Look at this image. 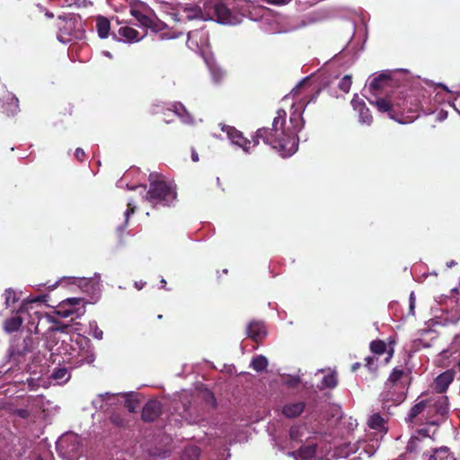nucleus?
<instances>
[{"instance_id": "obj_1", "label": "nucleus", "mask_w": 460, "mask_h": 460, "mask_svg": "<svg viewBox=\"0 0 460 460\" xmlns=\"http://www.w3.org/2000/svg\"><path fill=\"white\" fill-rule=\"evenodd\" d=\"M393 79L391 73L384 71L375 76L369 83L368 90L375 97L368 99L371 105L375 106L379 112L387 113L388 117L399 123H405L403 115L407 119L417 117L420 106V92L415 89L397 87L387 93L386 89L392 87Z\"/></svg>"}, {"instance_id": "obj_2", "label": "nucleus", "mask_w": 460, "mask_h": 460, "mask_svg": "<svg viewBox=\"0 0 460 460\" xmlns=\"http://www.w3.org/2000/svg\"><path fill=\"white\" fill-rule=\"evenodd\" d=\"M286 117L287 112L283 109L278 110L272 128H261L256 131L253 146L259 144V139H261L282 157L294 155L298 147L297 133L302 128L304 120L300 113L294 112L289 119L292 127H286Z\"/></svg>"}, {"instance_id": "obj_3", "label": "nucleus", "mask_w": 460, "mask_h": 460, "mask_svg": "<svg viewBox=\"0 0 460 460\" xmlns=\"http://www.w3.org/2000/svg\"><path fill=\"white\" fill-rule=\"evenodd\" d=\"M145 198L154 206L170 207L177 199L176 185L164 180L151 181Z\"/></svg>"}, {"instance_id": "obj_4", "label": "nucleus", "mask_w": 460, "mask_h": 460, "mask_svg": "<svg viewBox=\"0 0 460 460\" xmlns=\"http://www.w3.org/2000/svg\"><path fill=\"white\" fill-rule=\"evenodd\" d=\"M56 27L58 30V39L62 42H69L75 34V20L68 17L59 16L56 21Z\"/></svg>"}, {"instance_id": "obj_5", "label": "nucleus", "mask_w": 460, "mask_h": 460, "mask_svg": "<svg viewBox=\"0 0 460 460\" xmlns=\"http://www.w3.org/2000/svg\"><path fill=\"white\" fill-rule=\"evenodd\" d=\"M32 304V302L30 303H23L19 309L17 310L16 314L13 315L12 317L6 319L4 323V331L8 333H12L14 332H17L22 323H23V317L22 315L25 314H29L28 312V305Z\"/></svg>"}, {"instance_id": "obj_6", "label": "nucleus", "mask_w": 460, "mask_h": 460, "mask_svg": "<svg viewBox=\"0 0 460 460\" xmlns=\"http://www.w3.org/2000/svg\"><path fill=\"white\" fill-rule=\"evenodd\" d=\"M162 414V403L158 400H149L142 409L141 418L145 422H153Z\"/></svg>"}, {"instance_id": "obj_7", "label": "nucleus", "mask_w": 460, "mask_h": 460, "mask_svg": "<svg viewBox=\"0 0 460 460\" xmlns=\"http://www.w3.org/2000/svg\"><path fill=\"white\" fill-rule=\"evenodd\" d=\"M130 13L142 26L151 29L154 31H160L165 27L164 22L155 21L139 10L131 9Z\"/></svg>"}, {"instance_id": "obj_8", "label": "nucleus", "mask_w": 460, "mask_h": 460, "mask_svg": "<svg viewBox=\"0 0 460 460\" xmlns=\"http://www.w3.org/2000/svg\"><path fill=\"white\" fill-rule=\"evenodd\" d=\"M81 302H83V298L79 297H71L65 299L59 305H58L57 309L55 310V314L58 316H60L62 318H66L71 315H75V317H80L83 315V311H67L66 310V306H75L80 305Z\"/></svg>"}, {"instance_id": "obj_9", "label": "nucleus", "mask_w": 460, "mask_h": 460, "mask_svg": "<svg viewBox=\"0 0 460 460\" xmlns=\"http://www.w3.org/2000/svg\"><path fill=\"white\" fill-rule=\"evenodd\" d=\"M246 334L256 343L261 342L267 335L264 323L256 320L250 322L246 328Z\"/></svg>"}, {"instance_id": "obj_10", "label": "nucleus", "mask_w": 460, "mask_h": 460, "mask_svg": "<svg viewBox=\"0 0 460 460\" xmlns=\"http://www.w3.org/2000/svg\"><path fill=\"white\" fill-rule=\"evenodd\" d=\"M357 95L352 99L351 105L355 111L358 112V120L362 124L370 126L373 122V116L370 110L367 107L366 103L362 100L356 98Z\"/></svg>"}, {"instance_id": "obj_11", "label": "nucleus", "mask_w": 460, "mask_h": 460, "mask_svg": "<svg viewBox=\"0 0 460 460\" xmlns=\"http://www.w3.org/2000/svg\"><path fill=\"white\" fill-rule=\"evenodd\" d=\"M222 130L225 131L228 138L235 145L243 148L244 151L249 152L251 141L245 138L242 132L231 126H224Z\"/></svg>"}, {"instance_id": "obj_12", "label": "nucleus", "mask_w": 460, "mask_h": 460, "mask_svg": "<svg viewBox=\"0 0 460 460\" xmlns=\"http://www.w3.org/2000/svg\"><path fill=\"white\" fill-rule=\"evenodd\" d=\"M113 39L123 40L125 42H132L139 40V32L131 27L122 26L119 28L118 32L112 31Z\"/></svg>"}, {"instance_id": "obj_13", "label": "nucleus", "mask_w": 460, "mask_h": 460, "mask_svg": "<svg viewBox=\"0 0 460 460\" xmlns=\"http://www.w3.org/2000/svg\"><path fill=\"white\" fill-rule=\"evenodd\" d=\"M453 380L454 372L451 370L445 371L444 373L438 376L434 380L433 389L438 394H443L447 390Z\"/></svg>"}, {"instance_id": "obj_14", "label": "nucleus", "mask_w": 460, "mask_h": 460, "mask_svg": "<svg viewBox=\"0 0 460 460\" xmlns=\"http://www.w3.org/2000/svg\"><path fill=\"white\" fill-rule=\"evenodd\" d=\"M370 350L376 355H383L387 353V357L385 359V363L387 364L394 355V347L392 343L387 347L386 343L382 340H375L370 343Z\"/></svg>"}, {"instance_id": "obj_15", "label": "nucleus", "mask_w": 460, "mask_h": 460, "mask_svg": "<svg viewBox=\"0 0 460 460\" xmlns=\"http://www.w3.org/2000/svg\"><path fill=\"white\" fill-rule=\"evenodd\" d=\"M213 15L217 22L222 24L231 23L232 13L228 7L223 3H217L213 6Z\"/></svg>"}, {"instance_id": "obj_16", "label": "nucleus", "mask_w": 460, "mask_h": 460, "mask_svg": "<svg viewBox=\"0 0 460 460\" xmlns=\"http://www.w3.org/2000/svg\"><path fill=\"white\" fill-rule=\"evenodd\" d=\"M39 318V321L45 319L47 323H51V325L49 327V332H59L63 333H68L69 330L71 329L70 324L63 323L60 321L57 320L54 316H51L49 314H45L37 316Z\"/></svg>"}, {"instance_id": "obj_17", "label": "nucleus", "mask_w": 460, "mask_h": 460, "mask_svg": "<svg viewBox=\"0 0 460 460\" xmlns=\"http://www.w3.org/2000/svg\"><path fill=\"white\" fill-rule=\"evenodd\" d=\"M305 403L304 402H297L288 403L283 406L282 413L287 418L292 419L298 417L305 410Z\"/></svg>"}, {"instance_id": "obj_18", "label": "nucleus", "mask_w": 460, "mask_h": 460, "mask_svg": "<svg viewBox=\"0 0 460 460\" xmlns=\"http://www.w3.org/2000/svg\"><path fill=\"white\" fill-rule=\"evenodd\" d=\"M429 444H426L423 439H421L420 437L413 436L410 438L408 441L406 450L408 453H414L418 454L420 452H423V455H426L425 448Z\"/></svg>"}, {"instance_id": "obj_19", "label": "nucleus", "mask_w": 460, "mask_h": 460, "mask_svg": "<svg viewBox=\"0 0 460 460\" xmlns=\"http://www.w3.org/2000/svg\"><path fill=\"white\" fill-rule=\"evenodd\" d=\"M96 31L101 39L108 38L111 31V22L104 16H98L96 19Z\"/></svg>"}, {"instance_id": "obj_20", "label": "nucleus", "mask_w": 460, "mask_h": 460, "mask_svg": "<svg viewBox=\"0 0 460 460\" xmlns=\"http://www.w3.org/2000/svg\"><path fill=\"white\" fill-rule=\"evenodd\" d=\"M4 112L8 116H14L20 111L18 98L9 93L6 98V102L4 104Z\"/></svg>"}, {"instance_id": "obj_21", "label": "nucleus", "mask_w": 460, "mask_h": 460, "mask_svg": "<svg viewBox=\"0 0 460 460\" xmlns=\"http://www.w3.org/2000/svg\"><path fill=\"white\" fill-rule=\"evenodd\" d=\"M428 460H456L454 454L447 447H442L433 450Z\"/></svg>"}, {"instance_id": "obj_22", "label": "nucleus", "mask_w": 460, "mask_h": 460, "mask_svg": "<svg viewBox=\"0 0 460 460\" xmlns=\"http://www.w3.org/2000/svg\"><path fill=\"white\" fill-rule=\"evenodd\" d=\"M405 376V372L402 367H394L391 372L389 377L385 381V386L387 388H393L396 385L401 379Z\"/></svg>"}, {"instance_id": "obj_23", "label": "nucleus", "mask_w": 460, "mask_h": 460, "mask_svg": "<svg viewBox=\"0 0 460 460\" xmlns=\"http://www.w3.org/2000/svg\"><path fill=\"white\" fill-rule=\"evenodd\" d=\"M181 21H191L194 19H201L202 18V11L200 8L197 6L184 8L182 13L180 14Z\"/></svg>"}, {"instance_id": "obj_24", "label": "nucleus", "mask_w": 460, "mask_h": 460, "mask_svg": "<svg viewBox=\"0 0 460 460\" xmlns=\"http://www.w3.org/2000/svg\"><path fill=\"white\" fill-rule=\"evenodd\" d=\"M317 451V445L312 444L307 446H302L297 450V455L302 460H311L315 457Z\"/></svg>"}, {"instance_id": "obj_25", "label": "nucleus", "mask_w": 460, "mask_h": 460, "mask_svg": "<svg viewBox=\"0 0 460 460\" xmlns=\"http://www.w3.org/2000/svg\"><path fill=\"white\" fill-rule=\"evenodd\" d=\"M427 403L421 401L412 406L408 413L406 420L411 423H415V419L425 410Z\"/></svg>"}, {"instance_id": "obj_26", "label": "nucleus", "mask_w": 460, "mask_h": 460, "mask_svg": "<svg viewBox=\"0 0 460 460\" xmlns=\"http://www.w3.org/2000/svg\"><path fill=\"white\" fill-rule=\"evenodd\" d=\"M367 425L370 429L379 431H382L385 429V420L379 413L372 414L367 420Z\"/></svg>"}, {"instance_id": "obj_27", "label": "nucleus", "mask_w": 460, "mask_h": 460, "mask_svg": "<svg viewBox=\"0 0 460 460\" xmlns=\"http://www.w3.org/2000/svg\"><path fill=\"white\" fill-rule=\"evenodd\" d=\"M338 385V377L336 371H330L327 375L323 377L321 389L330 388L333 389Z\"/></svg>"}, {"instance_id": "obj_28", "label": "nucleus", "mask_w": 460, "mask_h": 460, "mask_svg": "<svg viewBox=\"0 0 460 460\" xmlns=\"http://www.w3.org/2000/svg\"><path fill=\"white\" fill-rule=\"evenodd\" d=\"M437 414L445 416L448 411V398L447 396H439L434 404Z\"/></svg>"}, {"instance_id": "obj_29", "label": "nucleus", "mask_w": 460, "mask_h": 460, "mask_svg": "<svg viewBox=\"0 0 460 460\" xmlns=\"http://www.w3.org/2000/svg\"><path fill=\"white\" fill-rule=\"evenodd\" d=\"M200 449L198 447H187L181 454V460H199Z\"/></svg>"}, {"instance_id": "obj_30", "label": "nucleus", "mask_w": 460, "mask_h": 460, "mask_svg": "<svg viewBox=\"0 0 460 460\" xmlns=\"http://www.w3.org/2000/svg\"><path fill=\"white\" fill-rule=\"evenodd\" d=\"M251 367L257 372H261L265 370L268 367V360L267 358L262 356L259 355L252 358L251 362Z\"/></svg>"}, {"instance_id": "obj_31", "label": "nucleus", "mask_w": 460, "mask_h": 460, "mask_svg": "<svg viewBox=\"0 0 460 460\" xmlns=\"http://www.w3.org/2000/svg\"><path fill=\"white\" fill-rule=\"evenodd\" d=\"M51 377L59 383H66L69 380L70 374L66 367H59L53 371Z\"/></svg>"}, {"instance_id": "obj_32", "label": "nucleus", "mask_w": 460, "mask_h": 460, "mask_svg": "<svg viewBox=\"0 0 460 460\" xmlns=\"http://www.w3.org/2000/svg\"><path fill=\"white\" fill-rule=\"evenodd\" d=\"M140 401L137 395L134 394H127L125 400V407L128 410L129 412H136L137 409L139 407Z\"/></svg>"}, {"instance_id": "obj_33", "label": "nucleus", "mask_w": 460, "mask_h": 460, "mask_svg": "<svg viewBox=\"0 0 460 460\" xmlns=\"http://www.w3.org/2000/svg\"><path fill=\"white\" fill-rule=\"evenodd\" d=\"M4 304L7 307L15 304L19 300V296L15 290L13 288H7L4 291Z\"/></svg>"}, {"instance_id": "obj_34", "label": "nucleus", "mask_w": 460, "mask_h": 460, "mask_svg": "<svg viewBox=\"0 0 460 460\" xmlns=\"http://www.w3.org/2000/svg\"><path fill=\"white\" fill-rule=\"evenodd\" d=\"M352 80L350 75H344L339 82L338 87L343 93H348L350 90Z\"/></svg>"}, {"instance_id": "obj_35", "label": "nucleus", "mask_w": 460, "mask_h": 460, "mask_svg": "<svg viewBox=\"0 0 460 460\" xmlns=\"http://www.w3.org/2000/svg\"><path fill=\"white\" fill-rule=\"evenodd\" d=\"M127 206H128V208L124 212V216H125L124 225L122 226L119 227V232H122L123 229L128 226V218H129L130 215L134 214L136 211V206L132 202H128L127 204Z\"/></svg>"}, {"instance_id": "obj_36", "label": "nucleus", "mask_w": 460, "mask_h": 460, "mask_svg": "<svg viewBox=\"0 0 460 460\" xmlns=\"http://www.w3.org/2000/svg\"><path fill=\"white\" fill-rule=\"evenodd\" d=\"M365 361H366V364L365 366L371 371V372H376L377 370V358L373 356V357H367L365 358Z\"/></svg>"}, {"instance_id": "obj_37", "label": "nucleus", "mask_w": 460, "mask_h": 460, "mask_svg": "<svg viewBox=\"0 0 460 460\" xmlns=\"http://www.w3.org/2000/svg\"><path fill=\"white\" fill-rule=\"evenodd\" d=\"M23 343H24L23 351H25V352H31L35 348V342L31 336H27L26 338H24Z\"/></svg>"}, {"instance_id": "obj_38", "label": "nucleus", "mask_w": 460, "mask_h": 460, "mask_svg": "<svg viewBox=\"0 0 460 460\" xmlns=\"http://www.w3.org/2000/svg\"><path fill=\"white\" fill-rule=\"evenodd\" d=\"M110 420L116 426L123 427L125 426V420L119 413H112L110 417Z\"/></svg>"}, {"instance_id": "obj_39", "label": "nucleus", "mask_w": 460, "mask_h": 460, "mask_svg": "<svg viewBox=\"0 0 460 460\" xmlns=\"http://www.w3.org/2000/svg\"><path fill=\"white\" fill-rule=\"evenodd\" d=\"M418 434L426 444H430L433 441L432 438L429 435V430L427 429H419Z\"/></svg>"}, {"instance_id": "obj_40", "label": "nucleus", "mask_w": 460, "mask_h": 460, "mask_svg": "<svg viewBox=\"0 0 460 460\" xmlns=\"http://www.w3.org/2000/svg\"><path fill=\"white\" fill-rule=\"evenodd\" d=\"M300 383V378L299 377H289L288 379L286 380L285 384L288 386V387H292V388H295L298 385V384Z\"/></svg>"}, {"instance_id": "obj_41", "label": "nucleus", "mask_w": 460, "mask_h": 460, "mask_svg": "<svg viewBox=\"0 0 460 460\" xmlns=\"http://www.w3.org/2000/svg\"><path fill=\"white\" fill-rule=\"evenodd\" d=\"M85 304L86 303H85L84 299H83V302H81V305H82L81 306H77V305H75V306H66V310H67V311H78V312L79 311H83V314H84V313H85V307H84Z\"/></svg>"}, {"instance_id": "obj_42", "label": "nucleus", "mask_w": 460, "mask_h": 460, "mask_svg": "<svg viewBox=\"0 0 460 460\" xmlns=\"http://www.w3.org/2000/svg\"><path fill=\"white\" fill-rule=\"evenodd\" d=\"M319 93H320V89L318 91H316L314 94H312L309 100H307L306 102L301 101V102H299V104L301 106H303V108L305 109L309 102H314L317 98Z\"/></svg>"}, {"instance_id": "obj_43", "label": "nucleus", "mask_w": 460, "mask_h": 460, "mask_svg": "<svg viewBox=\"0 0 460 460\" xmlns=\"http://www.w3.org/2000/svg\"><path fill=\"white\" fill-rule=\"evenodd\" d=\"M75 157L80 162L84 161L85 158L84 151L82 148H76L75 151Z\"/></svg>"}, {"instance_id": "obj_44", "label": "nucleus", "mask_w": 460, "mask_h": 460, "mask_svg": "<svg viewBox=\"0 0 460 460\" xmlns=\"http://www.w3.org/2000/svg\"><path fill=\"white\" fill-rule=\"evenodd\" d=\"M264 2L273 5H285L289 3L290 0H263Z\"/></svg>"}, {"instance_id": "obj_45", "label": "nucleus", "mask_w": 460, "mask_h": 460, "mask_svg": "<svg viewBox=\"0 0 460 460\" xmlns=\"http://www.w3.org/2000/svg\"><path fill=\"white\" fill-rule=\"evenodd\" d=\"M298 436H299L298 429L296 428L292 427L289 429V437H290V438L292 440H296L298 438Z\"/></svg>"}, {"instance_id": "obj_46", "label": "nucleus", "mask_w": 460, "mask_h": 460, "mask_svg": "<svg viewBox=\"0 0 460 460\" xmlns=\"http://www.w3.org/2000/svg\"><path fill=\"white\" fill-rule=\"evenodd\" d=\"M16 412L19 417L23 418V419H25L29 416V411L25 409H19L16 411Z\"/></svg>"}, {"instance_id": "obj_47", "label": "nucleus", "mask_w": 460, "mask_h": 460, "mask_svg": "<svg viewBox=\"0 0 460 460\" xmlns=\"http://www.w3.org/2000/svg\"><path fill=\"white\" fill-rule=\"evenodd\" d=\"M191 160L194 163H197L199 160V155H198L197 151L194 148L191 149Z\"/></svg>"}, {"instance_id": "obj_48", "label": "nucleus", "mask_w": 460, "mask_h": 460, "mask_svg": "<svg viewBox=\"0 0 460 460\" xmlns=\"http://www.w3.org/2000/svg\"><path fill=\"white\" fill-rule=\"evenodd\" d=\"M453 106L460 113V97L455 99Z\"/></svg>"}, {"instance_id": "obj_49", "label": "nucleus", "mask_w": 460, "mask_h": 460, "mask_svg": "<svg viewBox=\"0 0 460 460\" xmlns=\"http://www.w3.org/2000/svg\"><path fill=\"white\" fill-rule=\"evenodd\" d=\"M146 285V282H143V281H136L134 286L135 288L137 289V290H141L144 286Z\"/></svg>"}, {"instance_id": "obj_50", "label": "nucleus", "mask_w": 460, "mask_h": 460, "mask_svg": "<svg viewBox=\"0 0 460 460\" xmlns=\"http://www.w3.org/2000/svg\"><path fill=\"white\" fill-rule=\"evenodd\" d=\"M414 301H415V297H414V294L411 293V296H410V310L411 311H413V308H414Z\"/></svg>"}, {"instance_id": "obj_51", "label": "nucleus", "mask_w": 460, "mask_h": 460, "mask_svg": "<svg viewBox=\"0 0 460 460\" xmlns=\"http://www.w3.org/2000/svg\"><path fill=\"white\" fill-rule=\"evenodd\" d=\"M93 336L95 338H98V339H102V331L99 330V329H96L93 332Z\"/></svg>"}, {"instance_id": "obj_52", "label": "nucleus", "mask_w": 460, "mask_h": 460, "mask_svg": "<svg viewBox=\"0 0 460 460\" xmlns=\"http://www.w3.org/2000/svg\"><path fill=\"white\" fill-rule=\"evenodd\" d=\"M360 367H361V364H360V363H358V362H356V363H354V364L351 366V371H352V372H355V371H357Z\"/></svg>"}, {"instance_id": "obj_53", "label": "nucleus", "mask_w": 460, "mask_h": 460, "mask_svg": "<svg viewBox=\"0 0 460 460\" xmlns=\"http://www.w3.org/2000/svg\"><path fill=\"white\" fill-rule=\"evenodd\" d=\"M100 396L102 397V400H110L111 397H113V394L106 393L104 394H101Z\"/></svg>"}, {"instance_id": "obj_54", "label": "nucleus", "mask_w": 460, "mask_h": 460, "mask_svg": "<svg viewBox=\"0 0 460 460\" xmlns=\"http://www.w3.org/2000/svg\"><path fill=\"white\" fill-rule=\"evenodd\" d=\"M161 284H162V288L165 289V288H166V284H167V283H166V281H165V279H161Z\"/></svg>"}, {"instance_id": "obj_55", "label": "nucleus", "mask_w": 460, "mask_h": 460, "mask_svg": "<svg viewBox=\"0 0 460 460\" xmlns=\"http://www.w3.org/2000/svg\"><path fill=\"white\" fill-rule=\"evenodd\" d=\"M65 442H66V441H65V439H61V440L59 441V443H58V447H64V446H63V444H64Z\"/></svg>"}, {"instance_id": "obj_56", "label": "nucleus", "mask_w": 460, "mask_h": 460, "mask_svg": "<svg viewBox=\"0 0 460 460\" xmlns=\"http://www.w3.org/2000/svg\"><path fill=\"white\" fill-rule=\"evenodd\" d=\"M46 15L49 17V18H52L53 17V14L52 13H47Z\"/></svg>"}, {"instance_id": "obj_57", "label": "nucleus", "mask_w": 460, "mask_h": 460, "mask_svg": "<svg viewBox=\"0 0 460 460\" xmlns=\"http://www.w3.org/2000/svg\"><path fill=\"white\" fill-rule=\"evenodd\" d=\"M57 285H58V282H56L55 284H53V285L49 286V288H56V287H57Z\"/></svg>"}, {"instance_id": "obj_58", "label": "nucleus", "mask_w": 460, "mask_h": 460, "mask_svg": "<svg viewBox=\"0 0 460 460\" xmlns=\"http://www.w3.org/2000/svg\"><path fill=\"white\" fill-rule=\"evenodd\" d=\"M304 85V82H301L296 88L302 87Z\"/></svg>"}, {"instance_id": "obj_59", "label": "nucleus", "mask_w": 460, "mask_h": 460, "mask_svg": "<svg viewBox=\"0 0 460 460\" xmlns=\"http://www.w3.org/2000/svg\"><path fill=\"white\" fill-rule=\"evenodd\" d=\"M457 368H458V371L460 372V361L457 364Z\"/></svg>"}, {"instance_id": "obj_60", "label": "nucleus", "mask_w": 460, "mask_h": 460, "mask_svg": "<svg viewBox=\"0 0 460 460\" xmlns=\"http://www.w3.org/2000/svg\"><path fill=\"white\" fill-rule=\"evenodd\" d=\"M35 331H36V332H39L38 325L35 327Z\"/></svg>"}, {"instance_id": "obj_61", "label": "nucleus", "mask_w": 460, "mask_h": 460, "mask_svg": "<svg viewBox=\"0 0 460 460\" xmlns=\"http://www.w3.org/2000/svg\"><path fill=\"white\" fill-rule=\"evenodd\" d=\"M296 91H297V89H293V92H295V93H294V94H296Z\"/></svg>"}, {"instance_id": "obj_62", "label": "nucleus", "mask_w": 460, "mask_h": 460, "mask_svg": "<svg viewBox=\"0 0 460 460\" xmlns=\"http://www.w3.org/2000/svg\"><path fill=\"white\" fill-rule=\"evenodd\" d=\"M37 460H42V458H38Z\"/></svg>"}]
</instances>
